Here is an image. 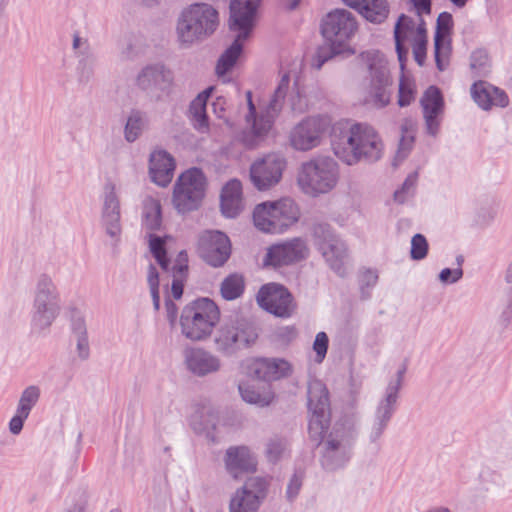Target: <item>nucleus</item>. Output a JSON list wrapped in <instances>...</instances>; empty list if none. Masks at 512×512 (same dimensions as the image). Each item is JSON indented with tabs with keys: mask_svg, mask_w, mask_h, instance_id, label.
Here are the masks:
<instances>
[{
	"mask_svg": "<svg viewBox=\"0 0 512 512\" xmlns=\"http://www.w3.org/2000/svg\"><path fill=\"white\" fill-rule=\"evenodd\" d=\"M60 312V298L52 279L41 275L35 288L31 327L41 333L47 330Z\"/></svg>",
	"mask_w": 512,
	"mask_h": 512,
	"instance_id": "nucleus-9",
	"label": "nucleus"
},
{
	"mask_svg": "<svg viewBox=\"0 0 512 512\" xmlns=\"http://www.w3.org/2000/svg\"><path fill=\"white\" fill-rule=\"evenodd\" d=\"M416 27L415 21L406 16L405 14H402L398 21L395 24L394 28V38L395 40H403L407 38L409 33H413Z\"/></svg>",
	"mask_w": 512,
	"mask_h": 512,
	"instance_id": "nucleus-48",
	"label": "nucleus"
},
{
	"mask_svg": "<svg viewBox=\"0 0 512 512\" xmlns=\"http://www.w3.org/2000/svg\"><path fill=\"white\" fill-rule=\"evenodd\" d=\"M219 23L218 12L206 3L191 4L182 10L176 25L177 40L190 47L211 36Z\"/></svg>",
	"mask_w": 512,
	"mask_h": 512,
	"instance_id": "nucleus-3",
	"label": "nucleus"
},
{
	"mask_svg": "<svg viewBox=\"0 0 512 512\" xmlns=\"http://www.w3.org/2000/svg\"><path fill=\"white\" fill-rule=\"evenodd\" d=\"M453 26L452 15L448 12H442L438 15L436 21V31L434 37L448 38Z\"/></svg>",
	"mask_w": 512,
	"mask_h": 512,
	"instance_id": "nucleus-51",
	"label": "nucleus"
},
{
	"mask_svg": "<svg viewBox=\"0 0 512 512\" xmlns=\"http://www.w3.org/2000/svg\"><path fill=\"white\" fill-rule=\"evenodd\" d=\"M184 365L188 372L196 377H205L220 371V358L204 348L190 347L183 352Z\"/></svg>",
	"mask_w": 512,
	"mask_h": 512,
	"instance_id": "nucleus-23",
	"label": "nucleus"
},
{
	"mask_svg": "<svg viewBox=\"0 0 512 512\" xmlns=\"http://www.w3.org/2000/svg\"><path fill=\"white\" fill-rule=\"evenodd\" d=\"M501 475L487 466H483L478 475V489L488 493L499 487Z\"/></svg>",
	"mask_w": 512,
	"mask_h": 512,
	"instance_id": "nucleus-41",
	"label": "nucleus"
},
{
	"mask_svg": "<svg viewBox=\"0 0 512 512\" xmlns=\"http://www.w3.org/2000/svg\"><path fill=\"white\" fill-rule=\"evenodd\" d=\"M299 217L300 210L290 198L262 202L256 205L253 211L255 227L264 233L270 234L285 232L298 222Z\"/></svg>",
	"mask_w": 512,
	"mask_h": 512,
	"instance_id": "nucleus-6",
	"label": "nucleus"
},
{
	"mask_svg": "<svg viewBox=\"0 0 512 512\" xmlns=\"http://www.w3.org/2000/svg\"><path fill=\"white\" fill-rule=\"evenodd\" d=\"M302 480V472L296 471L292 475L286 490V497L290 502H292L298 496L300 488L302 486Z\"/></svg>",
	"mask_w": 512,
	"mask_h": 512,
	"instance_id": "nucleus-55",
	"label": "nucleus"
},
{
	"mask_svg": "<svg viewBox=\"0 0 512 512\" xmlns=\"http://www.w3.org/2000/svg\"><path fill=\"white\" fill-rule=\"evenodd\" d=\"M402 136L399 143V149L397 151V157L404 159L414 142V123L412 120H405L401 126Z\"/></svg>",
	"mask_w": 512,
	"mask_h": 512,
	"instance_id": "nucleus-44",
	"label": "nucleus"
},
{
	"mask_svg": "<svg viewBox=\"0 0 512 512\" xmlns=\"http://www.w3.org/2000/svg\"><path fill=\"white\" fill-rule=\"evenodd\" d=\"M343 2L372 23L384 22L389 14L387 0H343Z\"/></svg>",
	"mask_w": 512,
	"mask_h": 512,
	"instance_id": "nucleus-33",
	"label": "nucleus"
},
{
	"mask_svg": "<svg viewBox=\"0 0 512 512\" xmlns=\"http://www.w3.org/2000/svg\"><path fill=\"white\" fill-rule=\"evenodd\" d=\"M338 178L337 162L328 156H318L302 164L297 181L306 194L316 196L331 191Z\"/></svg>",
	"mask_w": 512,
	"mask_h": 512,
	"instance_id": "nucleus-7",
	"label": "nucleus"
},
{
	"mask_svg": "<svg viewBox=\"0 0 512 512\" xmlns=\"http://www.w3.org/2000/svg\"><path fill=\"white\" fill-rule=\"evenodd\" d=\"M473 100L484 110L492 106L506 107L509 103L507 94L486 81L475 82L471 87Z\"/></svg>",
	"mask_w": 512,
	"mask_h": 512,
	"instance_id": "nucleus-31",
	"label": "nucleus"
},
{
	"mask_svg": "<svg viewBox=\"0 0 512 512\" xmlns=\"http://www.w3.org/2000/svg\"><path fill=\"white\" fill-rule=\"evenodd\" d=\"M428 242L424 235L417 233L411 239L410 256L413 260H422L428 253Z\"/></svg>",
	"mask_w": 512,
	"mask_h": 512,
	"instance_id": "nucleus-50",
	"label": "nucleus"
},
{
	"mask_svg": "<svg viewBox=\"0 0 512 512\" xmlns=\"http://www.w3.org/2000/svg\"><path fill=\"white\" fill-rule=\"evenodd\" d=\"M501 320L505 325H508L509 323L512 322V290L509 296L507 306L501 315Z\"/></svg>",
	"mask_w": 512,
	"mask_h": 512,
	"instance_id": "nucleus-64",
	"label": "nucleus"
},
{
	"mask_svg": "<svg viewBox=\"0 0 512 512\" xmlns=\"http://www.w3.org/2000/svg\"><path fill=\"white\" fill-rule=\"evenodd\" d=\"M142 225L148 231L159 230L162 225V210L160 201L152 197L143 200Z\"/></svg>",
	"mask_w": 512,
	"mask_h": 512,
	"instance_id": "nucleus-34",
	"label": "nucleus"
},
{
	"mask_svg": "<svg viewBox=\"0 0 512 512\" xmlns=\"http://www.w3.org/2000/svg\"><path fill=\"white\" fill-rule=\"evenodd\" d=\"M285 168L286 160L282 155L266 154L251 164L249 170L251 183L257 190L267 191L281 181Z\"/></svg>",
	"mask_w": 512,
	"mask_h": 512,
	"instance_id": "nucleus-16",
	"label": "nucleus"
},
{
	"mask_svg": "<svg viewBox=\"0 0 512 512\" xmlns=\"http://www.w3.org/2000/svg\"><path fill=\"white\" fill-rule=\"evenodd\" d=\"M198 251L208 265L221 267L230 257L231 243L221 231H206L199 238Z\"/></svg>",
	"mask_w": 512,
	"mask_h": 512,
	"instance_id": "nucleus-19",
	"label": "nucleus"
},
{
	"mask_svg": "<svg viewBox=\"0 0 512 512\" xmlns=\"http://www.w3.org/2000/svg\"><path fill=\"white\" fill-rule=\"evenodd\" d=\"M173 82L172 71L162 63H152L144 66L135 78V85L147 93L164 91Z\"/></svg>",
	"mask_w": 512,
	"mask_h": 512,
	"instance_id": "nucleus-24",
	"label": "nucleus"
},
{
	"mask_svg": "<svg viewBox=\"0 0 512 512\" xmlns=\"http://www.w3.org/2000/svg\"><path fill=\"white\" fill-rule=\"evenodd\" d=\"M289 83L290 77L289 74L286 73L281 77L280 82L275 89L274 94L265 111L262 112L259 116L256 114V107L253 103V100L249 99L247 102L248 113L245 116L247 127L241 134V141L246 147H256L269 132L275 117L282 109L283 101L289 88Z\"/></svg>",
	"mask_w": 512,
	"mask_h": 512,
	"instance_id": "nucleus-4",
	"label": "nucleus"
},
{
	"mask_svg": "<svg viewBox=\"0 0 512 512\" xmlns=\"http://www.w3.org/2000/svg\"><path fill=\"white\" fill-rule=\"evenodd\" d=\"M220 320L218 306L209 298H198L182 310L180 325L182 334L189 340L202 341L209 337Z\"/></svg>",
	"mask_w": 512,
	"mask_h": 512,
	"instance_id": "nucleus-5",
	"label": "nucleus"
},
{
	"mask_svg": "<svg viewBox=\"0 0 512 512\" xmlns=\"http://www.w3.org/2000/svg\"><path fill=\"white\" fill-rule=\"evenodd\" d=\"M250 371L257 379L270 382L289 377L293 368L283 358H259L251 364Z\"/></svg>",
	"mask_w": 512,
	"mask_h": 512,
	"instance_id": "nucleus-28",
	"label": "nucleus"
},
{
	"mask_svg": "<svg viewBox=\"0 0 512 512\" xmlns=\"http://www.w3.org/2000/svg\"><path fill=\"white\" fill-rule=\"evenodd\" d=\"M258 338L255 324L245 317L236 316L224 321L214 335L216 350L232 356L242 349L249 348Z\"/></svg>",
	"mask_w": 512,
	"mask_h": 512,
	"instance_id": "nucleus-8",
	"label": "nucleus"
},
{
	"mask_svg": "<svg viewBox=\"0 0 512 512\" xmlns=\"http://www.w3.org/2000/svg\"><path fill=\"white\" fill-rule=\"evenodd\" d=\"M412 50L417 64L423 66L426 59L427 37L421 36L419 39H414Z\"/></svg>",
	"mask_w": 512,
	"mask_h": 512,
	"instance_id": "nucleus-54",
	"label": "nucleus"
},
{
	"mask_svg": "<svg viewBox=\"0 0 512 512\" xmlns=\"http://www.w3.org/2000/svg\"><path fill=\"white\" fill-rule=\"evenodd\" d=\"M73 49L78 58L77 74L80 83H88L94 76L97 57L87 39L75 34L73 37Z\"/></svg>",
	"mask_w": 512,
	"mask_h": 512,
	"instance_id": "nucleus-30",
	"label": "nucleus"
},
{
	"mask_svg": "<svg viewBox=\"0 0 512 512\" xmlns=\"http://www.w3.org/2000/svg\"><path fill=\"white\" fill-rule=\"evenodd\" d=\"M28 418V415H25L21 412L16 411L15 415L11 418L9 422V430L13 435H18L24 425V421Z\"/></svg>",
	"mask_w": 512,
	"mask_h": 512,
	"instance_id": "nucleus-60",
	"label": "nucleus"
},
{
	"mask_svg": "<svg viewBox=\"0 0 512 512\" xmlns=\"http://www.w3.org/2000/svg\"><path fill=\"white\" fill-rule=\"evenodd\" d=\"M239 392L245 402L259 407L270 405L274 399V394L269 387L259 390L252 385L240 384Z\"/></svg>",
	"mask_w": 512,
	"mask_h": 512,
	"instance_id": "nucleus-37",
	"label": "nucleus"
},
{
	"mask_svg": "<svg viewBox=\"0 0 512 512\" xmlns=\"http://www.w3.org/2000/svg\"><path fill=\"white\" fill-rule=\"evenodd\" d=\"M259 3L260 0H231L229 26L237 36L217 61L215 70L219 77L226 75L241 55L243 42L254 28Z\"/></svg>",
	"mask_w": 512,
	"mask_h": 512,
	"instance_id": "nucleus-2",
	"label": "nucleus"
},
{
	"mask_svg": "<svg viewBox=\"0 0 512 512\" xmlns=\"http://www.w3.org/2000/svg\"><path fill=\"white\" fill-rule=\"evenodd\" d=\"M165 308L167 319L170 322V324L173 325L177 319L178 308L170 298L165 299Z\"/></svg>",
	"mask_w": 512,
	"mask_h": 512,
	"instance_id": "nucleus-61",
	"label": "nucleus"
},
{
	"mask_svg": "<svg viewBox=\"0 0 512 512\" xmlns=\"http://www.w3.org/2000/svg\"><path fill=\"white\" fill-rule=\"evenodd\" d=\"M147 282L150 288L153 307L158 311L160 309L159 273L153 264H150L148 267Z\"/></svg>",
	"mask_w": 512,
	"mask_h": 512,
	"instance_id": "nucleus-47",
	"label": "nucleus"
},
{
	"mask_svg": "<svg viewBox=\"0 0 512 512\" xmlns=\"http://www.w3.org/2000/svg\"><path fill=\"white\" fill-rule=\"evenodd\" d=\"M418 173H410L403 182L400 189L394 192V200L400 204L406 202L413 196L417 184Z\"/></svg>",
	"mask_w": 512,
	"mask_h": 512,
	"instance_id": "nucleus-46",
	"label": "nucleus"
},
{
	"mask_svg": "<svg viewBox=\"0 0 512 512\" xmlns=\"http://www.w3.org/2000/svg\"><path fill=\"white\" fill-rule=\"evenodd\" d=\"M367 59L371 74V85L365 102L375 108H383L390 103L393 92V82L387 62L379 52L367 53Z\"/></svg>",
	"mask_w": 512,
	"mask_h": 512,
	"instance_id": "nucleus-13",
	"label": "nucleus"
},
{
	"mask_svg": "<svg viewBox=\"0 0 512 512\" xmlns=\"http://www.w3.org/2000/svg\"><path fill=\"white\" fill-rule=\"evenodd\" d=\"M149 248H150L152 255L154 256V258L160 265V267L164 271H168L170 261L167 258V252H166V248H165V240L158 235L150 233L149 234Z\"/></svg>",
	"mask_w": 512,
	"mask_h": 512,
	"instance_id": "nucleus-40",
	"label": "nucleus"
},
{
	"mask_svg": "<svg viewBox=\"0 0 512 512\" xmlns=\"http://www.w3.org/2000/svg\"><path fill=\"white\" fill-rule=\"evenodd\" d=\"M316 248L322 254L329 267L339 276L347 274L348 261L346 244L334 233L327 223H317L312 229Z\"/></svg>",
	"mask_w": 512,
	"mask_h": 512,
	"instance_id": "nucleus-11",
	"label": "nucleus"
},
{
	"mask_svg": "<svg viewBox=\"0 0 512 512\" xmlns=\"http://www.w3.org/2000/svg\"><path fill=\"white\" fill-rule=\"evenodd\" d=\"M406 370L407 367L403 364L395 376L389 380L384 395L376 406L373 419L366 431L370 443L375 444L380 440L396 411Z\"/></svg>",
	"mask_w": 512,
	"mask_h": 512,
	"instance_id": "nucleus-10",
	"label": "nucleus"
},
{
	"mask_svg": "<svg viewBox=\"0 0 512 512\" xmlns=\"http://www.w3.org/2000/svg\"><path fill=\"white\" fill-rule=\"evenodd\" d=\"M450 52L451 45L448 38L434 37V56L439 71H444L447 68Z\"/></svg>",
	"mask_w": 512,
	"mask_h": 512,
	"instance_id": "nucleus-42",
	"label": "nucleus"
},
{
	"mask_svg": "<svg viewBox=\"0 0 512 512\" xmlns=\"http://www.w3.org/2000/svg\"><path fill=\"white\" fill-rule=\"evenodd\" d=\"M206 112V104L201 98H195L189 106V117Z\"/></svg>",
	"mask_w": 512,
	"mask_h": 512,
	"instance_id": "nucleus-62",
	"label": "nucleus"
},
{
	"mask_svg": "<svg viewBox=\"0 0 512 512\" xmlns=\"http://www.w3.org/2000/svg\"><path fill=\"white\" fill-rule=\"evenodd\" d=\"M188 255L185 251L178 254L176 264L172 268L173 281L171 284V294L178 300L183 295L184 281L188 271Z\"/></svg>",
	"mask_w": 512,
	"mask_h": 512,
	"instance_id": "nucleus-35",
	"label": "nucleus"
},
{
	"mask_svg": "<svg viewBox=\"0 0 512 512\" xmlns=\"http://www.w3.org/2000/svg\"><path fill=\"white\" fill-rule=\"evenodd\" d=\"M308 409L311 413L308 431L321 448L320 462L327 471L343 468L350 460L355 432L351 427L336 423L325 437L330 422L329 393L320 380L308 384Z\"/></svg>",
	"mask_w": 512,
	"mask_h": 512,
	"instance_id": "nucleus-1",
	"label": "nucleus"
},
{
	"mask_svg": "<svg viewBox=\"0 0 512 512\" xmlns=\"http://www.w3.org/2000/svg\"><path fill=\"white\" fill-rule=\"evenodd\" d=\"M470 67L479 75H486L489 67V58L485 50L478 49L472 52L470 57Z\"/></svg>",
	"mask_w": 512,
	"mask_h": 512,
	"instance_id": "nucleus-49",
	"label": "nucleus"
},
{
	"mask_svg": "<svg viewBox=\"0 0 512 512\" xmlns=\"http://www.w3.org/2000/svg\"><path fill=\"white\" fill-rule=\"evenodd\" d=\"M355 154L357 163L366 161L376 162L382 157L383 144L373 127L359 123Z\"/></svg>",
	"mask_w": 512,
	"mask_h": 512,
	"instance_id": "nucleus-27",
	"label": "nucleus"
},
{
	"mask_svg": "<svg viewBox=\"0 0 512 512\" xmlns=\"http://www.w3.org/2000/svg\"><path fill=\"white\" fill-rule=\"evenodd\" d=\"M289 446L285 437L273 436L266 444V456L270 462H277L284 455Z\"/></svg>",
	"mask_w": 512,
	"mask_h": 512,
	"instance_id": "nucleus-45",
	"label": "nucleus"
},
{
	"mask_svg": "<svg viewBox=\"0 0 512 512\" xmlns=\"http://www.w3.org/2000/svg\"><path fill=\"white\" fill-rule=\"evenodd\" d=\"M415 98V91L411 83L401 78L398 90V105L400 107H406L411 104Z\"/></svg>",
	"mask_w": 512,
	"mask_h": 512,
	"instance_id": "nucleus-52",
	"label": "nucleus"
},
{
	"mask_svg": "<svg viewBox=\"0 0 512 512\" xmlns=\"http://www.w3.org/2000/svg\"><path fill=\"white\" fill-rule=\"evenodd\" d=\"M331 126V118L327 115L306 117L290 131V144L298 151L312 150L322 143Z\"/></svg>",
	"mask_w": 512,
	"mask_h": 512,
	"instance_id": "nucleus-15",
	"label": "nucleus"
},
{
	"mask_svg": "<svg viewBox=\"0 0 512 512\" xmlns=\"http://www.w3.org/2000/svg\"><path fill=\"white\" fill-rule=\"evenodd\" d=\"M175 160L165 150H156L150 154L149 175L155 184L166 187L173 179Z\"/></svg>",
	"mask_w": 512,
	"mask_h": 512,
	"instance_id": "nucleus-29",
	"label": "nucleus"
},
{
	"mask_svg": "<svg viewBox=\"0 0 512 512\" xmlns=\"http://www.w3.org/2000/svg\"><path fill=\"white\" fill-rule=\"evenodd\" d=\"M145 123L146 119L142 112L138 110L131 111L124 128L126 141L130 143L134 142L141 135Z\"/></svg>",
	"mask_w": 512,
	"mask_h": 512,
	"instance_id": "nucleus-39",
	"label": "nucleus"
},
{
	"mask_svg": "<svg viewBox=\"0 0 512 512\" xmlns=\"http://www.w3.org/2000/svg\"><path fill=\"white\" fill-rule=\"evenodd\" d=\"M420 104L423 109L426 132L435 137L438 134L444 110V100L440 89L430 86L421 97Z\"/></svg>",
	"mask_w": 512,
	"mask_h": 512,
	"instance_id": "nucleus-26",
	"label": "nucleus"
},
{
	"mask_svg": "<svg viewBox=\"0 0 512 512\" xmlns=\"http://www.w3.org/2000/svg\"><path fill=\"white\" fill-rule=\"evenodd\" d=\"M206 178L198 168H191L177 179L173 190V204L180 213L196 210L205 195Z\"/></svg>",
	"mask_w": 512,
	"mask_h": 512,
	"instance_id": "nucleus-12",
	"label": "nucleus"
},
{
	"mask_svg": "<svg viewBox=\"0 0 512 512\" xmlns=\"http://www.w3.org/2000/svg\"><path fill=\"white\" fill-rule=\"evenodd\" d=\"M357 30L354 15L345 9H336L327 14L321 25L323 37L332 43V50L344 53L347 42Z\"/></svg>",
	"mask_w": 512,
	"mask_h": 512,
	"instance_id": "nucleus-14",
	"label": "nucleus"
},
{
	"mask_svg": "<svg viewBox=\"0 0 512 512\" xmlns=\"http://www.w3.org/2000/svg\"><path fill=\"white\" fill-rule=\"evenodd\" d=\"M359 123L352 125L338 123L332 127L331 145L337 158L347 165L357 164L355 154Z\"/></svg>",
	"mask_w": 512,
	"mask_h": 512,
	"instance_id": "nucleus-21",
	"label": "nucleus"
},
{
	"mask_svg": "<svg viewBox=\"0 0 512 512\" xmlns=\"http://www.w3.org/2000/svg\"><path fill=\"white\" fill-rule=\"evenodd\" d=\"M224 464L227 473L238 479L244 474L256 471L257 458L247 446H231L225 452Z\"/></svg>",
	"mask_w": 512,
	"mask_h": 512,
	"instance_id": "nucleus-25",
	"label": "nucleus"
},
{
	"mask_svg": "<svg viewBox=\"0 0 512 512\" xmlns=\"http://www.w3.org/2000/svg\"><path fill=\"white\" fill-rule=\"evenodd\" d=\"M193 127L201 132V133H206L208 132L209 130V120H208V116H207V113L204 112V113H201V114H198V115H195V116H192V117H189Z\"/></svg>",
	"mask_w": 512,
	"mask_h": 512,
	"instance_id": "nucleus-59",
	"label": "nucleus"
},
{
	"mask_svg": "<svg viewBox=\"0 0 512 512\" xmlns=\"http://www.w3.org/2000/svg\"><path fill=\"white\" fill-rule=\"evenodd\" d=\"M221 211L227 218H235L244 208L242 184L239 180H230L222 189Z\"/></svg>",
	"mask_w": 512,
	"mask_h": 512,
	"instance_id": "nucleus-32",
	"label": "nucleus"
},
{
	"mask_svg": "<svg viewBox=\"0 0 512 512\" xmlns=\"http://www.w3.org/2000/svg\"><path fill=\"white\" fill-rule=\"evenodd\" d=\"M101 226L105 233L117 244L122 232L120 200L115 185L105 184L102 195Z\"/></svg>",
	"mask_w": 512,
	"mask_h": 512,
	"instance_id": "nucleus-20",
	"label": "nucleus"
},
{
	"mask_svg": "<svg viewBox=\"0 0 512 512\" xmlns=\"http://www.w3.org/2000/svg\"><path fill=\"white\" fill-rule=\"evenodd\" d=\"M329 345V338L325 332H319L316 334L314 343H313V350L316 353V362L321 363L328 350Z\"/></svg>",
	"mask_w": 512,
	"mask_h": 512,
	"instance_id": "nucleus-53",
	"label": "nucleus"
},
{
	"mask_svg": "<svg viewBox=\"0 0 512 512\" xmlns=\"http://www.w3.org/2000/svg\"><path fill=\"white\" fill-rule=\"evenodd\" d=\"M308 255L309 248L306 241L296 237L271 246L267 251L265 264L281 267L304 260Z\"/></svg>",
	"mask_w": 512,
	"mask_h": 512,
	"instance_id": "nucleus-22",
	"label": "nucleus"
},
{
	"mask_svg": "<svg viewBox=\"0 0 512 512\" xmlns=\"http://www.w3.org/2000/svg\"><path fill=\"white\" fill-rule=\"evenodd\" d=\"M245 289V281L242 275L234 273L227 276L220 285L221 296L232 301L239 298Z\"/></svg>",
	"mask_w": 512,
	"mask_h": 512,
	"instance_id": "nucleus-38",
	"label": "nucleus"
},
{
	"mask_svg": "<svg viewBox=\"0 0 512 512\" xmlns=\"http://www.w3.org/2000/svg\"><path fill=\"white\" fill-rule=\"evenodd\" d=\"M377 280L378 275L375 271L368 269L362 272L359 283L363 298L366 299L369 297V292H366V288L373 287L377 283Z\"/></svg>",
	"mask_w": 512,
	"mask_h": 512,
	"instance_id": "nucleus-56",
	"label": "nucleus"
},
{
	"mask_svg": "<svg viewBox=\"0 0 512 512\" xmlns=\"http://www.w3.org/2000/svg\"><path fill=\"white\" fill-rule=\"evenodd\" d=\"M463 276L462 268H445L439 274V280L443 283H456Z\"/></svg>",
	"mask_w": 512,
	"mask_h": 512,
	"instance_id": "nucleus-58",
	"label": "nucleus"
},
{
	"mask_svg": "<svg viewBox=\"0 0 512 512\" xmlns=\"http://www.w3.org/2000/svg\"><path fill=\"white\" fill-rule=\"evenodd\" d=\"M256 300L261 308L280 318L290 317L296 309L291 293L277 283L263 285L257 293Z\"/></svg>",
	"mask_w": 512,
	"mask_h": 512,
	"instance_id": "nucleus-18",
	"label": "nucleus"
},
{
	"mask_svg": "<svg viewBox=\"0 0 512 512\" xmlns=\"http://www.w3.org/2000/svg\"><path fill=\"white\" fill-rule=\"evenodd\" d=\"M396 52L401 69H404L405 61L407 60L408 49L405 47L403 40H395Z\"/></svg>",
	"mask_w": 512,
	"mask_h": 512,
	"instance_id": "nucleus-63",
	"label": "nucleus"
},
{
	"mask_svg": "<svg viewBox=\"0 0 512 512\" xmlns=\"http://www.w3.org/2000/svg\"><path fill=\"white\" fill-rule=\"evenodd\" d=\"M40 398V389L31 385L25 388L20 396L16 411L25 415L30 414L32 408L36 405Z\"/></svg>",
	"mask_w": 512,
	"mask_h": 512,
	"instance_id": "nucleus-43",
	"label": "nucleus"
},
{
	"mask_svg": "<svg viewBox=\"0 0 512 512\" xmlns=\"http://www.w3.org/2000/svg\"><path fill=\"white\" fill-rule=\"evenodd\" d=\"M340 53H336L332 50V43H329V46L319 47L316 53V58L313 62V66L316 69H321V67L333 56L339 55Z\"/></svg>",
	"mask_w": 512,
	"mask_h": 512,
	"instance_id": "nucleus-57",
	"label": "nucleus"
},
{
	"mask_svg": "<svg viewBox=\"0 0 512 512\" xmlns=\"http://www.w3.org/2000/svg\"><path fill=\"white\" fill-rule=\"evenodd\" d=\"M72 334L76 341L77 355L81 360H87L90 356V346L86 323L81 316L74 317L71 324Z\"/></svg>",
	"mask_w": 512,
	"mask_h": 512,
	"instance_id": "nucleus-36",
	"label": "nucleus"
},
{
	"mask_svg": "<svg viewBox=\"0 0 512 512\" xmlns=\"http://www.w3.org/2000/svg\"><path fill=\"white\" fill-rule=\"evenodd\" d=\"M268 481L259 476L246 479L230 499L229 512H258L268 494Z\"/></svg>",
	"mask_w": 512,
	"mask_h": 512,
	"instance_id": "nucleus-17",
	"label": "nucleus"
}]
</instances>
